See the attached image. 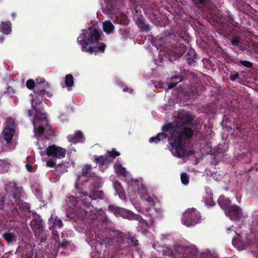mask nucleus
<instances>
[{"instance_id": "nucleus-5", "label": "nucleus", "mask_w": 258, "mask_h": 258, "mask_svg": "<svg viewBox=\"0 0 258 258\" xmlns=\"http://www.w3.org/2000/svg\"><path fill=\"white\" fill-rule=\"evenodd\" d=\"M200 219L199 212L195 208H189L184 212L182 222L184 225L189 227L198 224Z\"/></svg>"}, {"instance_id": "nucleus-12", "label": "nucleus", "mask_w": 258, "mask_h": 258, "mask_svg": "<svg viewBox=\"0 0 258 258\" xmlns=\"http://www.w3.org/2000/svg\"><path fill=\"white\" fill-rule=\"evenodd\" d=\"M227 234H231V235L233 236L232 237V242L233 244H235L237 242V241L238 240L240 242H241L243 244H246L247 242L246 241L244 240V239L241 237V236L235 233V231L231 229V228H229L226 230Z\"/></svg>"}, {"instance_id": "nucleus-45", "label": "nucleus", "mask_w": 258, "mask_h": 258, "mask_svg": "<svg viewBox=\"0 0 258 258\" xmlns=\"http://www.w3.org/2000/svg\"><path fill=\"white\" fill-rule=\"evenodd\" d=\"M123 91H124V92H126V91H127V88H124V89H123Z\"/></svg>"}, {"instance_id": "nucleus-1", "label": "nucleus", "mask_w": 258, "mask_h": 258, "mask_svg": "<svg viewBox=\"0 0 258 258\" xmlns=\"http://www.w3.org/2000/svg\"><path fill=\"white\" fill-rule=\"evenodd\" d=\"M194 119V116L185 113L183 114L177 121L169 124L167 129H163L164 131H168L171 134L169 140L171 146L170 150L174 155L182 157L185 154L182 146V141L193 136L192 130L187 126L192 125Z\"/></svg>"}, {"instance_id": "nucleus-18", "label": "nucleus", "mask_w": 258, "mask_h": 258, "mask_svg": "<svg viewBox=\"0 0 258 258\" xmlns=\"http://www.w3.org/2000/svg\"><path fill=\"white\" fill-rule=\"evenodd\" d=\"M11 23H2L0 25V31L4 34H9L11 31Z\"/></svg>"}, {"instance_id": "nucleus-35", "label": "nucleus", "mask_w": 258, "mask_h": 258, "mask_svg": "<svg viewBox=\"0 0 258 258\" xmlns=\"http://www.w3.org/2000/svg\"><path fill=\"white\" fill-rule=\"evenodd\" d=\"M182 146L183 147V148L184 149V150L185 151V154L184 155V156H182V157H179L178 156L176 155H174L172 152L171 153H172V154L175 156H176L178 158H183L184 157H185L186 155H190V154H192L194 153V151H189V152H187L185 150V148H184V146L183 145V144H182Z\"/></svg>"}, {"instance_id": "nucleus-44", "label": "nucleus", "mask_w": 258, "mask_h": 258, "mask_svg": "<svg viewBox=\"0 0 258 258\" xmlns=\"http://www.w3.org/2000/svg\"><path fill=\"white\" fill-rule=\"evenodd\" d=\"M195 251H193L192 253L191 254V255H194L195 254Z\"/></svg>"}, {"instance_id": "nucleus-34", "label": "nucleus", "mask_w": 258, "mask_h": 258, "mask_svg": "<svg viewBox=\"0 0 258 258\" xmlns=\"http://www.w3.org/2000/svg\"><path fill=\"white\" fill-rule=\"evenodd\" d=\"M240 63L241 65L247 68H251L252 66L251 62L246 60H240Z\"/></svg>"}, {"instance_id": "nucleus-6", "label": "nucleus", "mask_w": 258, "mask_h": 258, "mask_svg": "<svg viewBox=\"0 0 258 258\" xmlns=\"http://www.w3.org/2000/svg\"><path fill=\"white\" fill-rule=\"evenodd\" d=\"M33 109L36 112V114L35 115V120L33 121V124L34 125L35 132V136L39 137L42 135L43 133L44 132L45 130H50V128L49 126H46V127L44 128L43 126L40 125L37 126V120H42L43 121H44L45 124H46V117L45 114H40L38 112H37L35 108H34L33 110Z\"/></svg>"}, {"instance_id": "nucleus-47", "label": "nucleus", "mask_w": 258, "mask_h": 258, "mask_svg": "<svg viewBox=\"0 0 258 258\" xmlns=\"http://www.w3.org/2000/svg\"><path fill=\"white\" fill-rule=\"evenodd\" d=\"M47 94H48V96H50V95H49V92H47Z\"/></svg>"}, {"instance_id": "nucleus-30", "label": "nucleus", "mask_w": 258, "mask_h": 258, "mask_svg": "<svg viewBox=\"0 0 258 258\" xmlns=\"http://www.w3.org/2000/svg\"><path fill=\"white\" fill-rule=\"evenodd\" d=\"M127 243L133 246H137L138 245V241L134 237H128L126 238Z\"/></svg>"}, {"instance_id": "nucleus-37", "label": "nucleus", "mask_w": 258, "mask_h": 258, "mask_svg": "<svg viewBox=\"0 0 258 258\" xmlns=\"http://www.w3.org/2000/svg\"><path fill=\"white\" fill-rule=\"evenodd\" d=\"M46 166L48 167H53L55 166V163L50 160L47 161Z\"/></svg>"}, {"instance_id": "nucleus-19", "label": "nucleus", "mask_w": 258, "mask_h": 258, "mask_svg": "<svg viewBox=\"0 0 258 258\" xmlns=\"http://www.w3.org/2000/svg\"><path fill=\"white\" fill-rule=\"evenodd\" d=\"M92 166L90 165H86L82 170V174L83 176H92L94 174L92 173Z\"/></svg>"}, {"instance_id": "nucleus-21", "label": "nucleus", "mask_w": 258, "mask_h": 258, "mask_svg": "<svg viewBox=\"0 0 258 258\" xmlns=\"http://www.w3.org/2000/svg\"><path fill=\"white\" fill-rule=\"evenodd\" d=\"M3 236L7 242L10 243L15 240L16 234L14 233L8 232L3 234Z\"/></svg>"}, {"instance_id": "nucleus-16", "label": "nucleus", "mask_w": 258, "mask_h": 258, "mask_svg": "<svg viewBox=\"0 0 258 258\" xmlns=\"http://www.w3.org/2000/svg\"><path fill=\"white\" fill-rule=\"evenodd\" d=\"M125 234L118 230H114V241L121 243L125 238Z\"/></svg>"}, {"instance_id": "nucleus-31", "label": "nucleus", "mask_w": 258, "mask_h": 258, "mask_svg": "<svg viewBox=\"0 0 258 258\" xmlns=\"http://www.w3.org/2000/svg\"><path fill=\"white\" fill-rule=\"evenodd\" d=\"M231 43L234 46H236L240 48H242L241 43L238 38H232L231 40Z\"/></svg>"}, {"instance_id": "nucleus-46", "label": "nucleus", "mask_w": 258, "mask_h": 258, "mask_svg": "<svg viewBox=\"0 0 258 258\" xmlns=\"http://www.w3.org/2000/svg\"><path fill=\"white\" fill-rule=\"evenodd\" d=\"M148 201H152V200L151 198H149V200Z\"/></svg>"}, {"instance_id": "nucleus-43", "label": "nucleus", "mask_w": 258, "mask_h": 258, "mask_svg": "<svg viewBox=\"0 0 258 258\" xmlns=\"http://www.w3.org/2000/svg\"><path fill=\"white\" fill-rule=\"evenodd\" d=\"M52 234L54 236H55V235H57V232L54 230L52 231Z\"/></svg>"}, {"instance_id": "nucleus-13", "label": "nucleus", "mask_w": 258, "mask_h": 258, "mask_svg": "<svg viewBox=\"0 0 258 258\" xmlns=\"http://www.w3.org/2000/svg\"><path fill=\"white\" fill-rule=\"evenodd\" d=\"M218 203L220 207L225 212L230 207L231 203L229 200L224 197L221 196L218 200Z\"/></svg>"}, {"instance_id": "nucleus-48", "label": "nucleus", "mask_w": 258, "mask_h": 258, "mask_svg": "<svg viewBox=\"0 0 258 258\" xmlns=\"http://www.w3.org/2000/svg\"><path fill=\"white\" fill-rule=\"evenodd\" d=\"M200 3H202V0L199 1Z\"/></svg>"}, {"instance_id": "nucleus-32", "label": "nucleus", "mask_w": 258, "mask_h": 258, "mask_svg": "<svg viewBox=\"0 0 258 258\" xmlns=\"http://www.w3.org/2000/svg\"><path fill=\"white\" fill-rule=\"evenodd\" d=\"M8 164L4 160H0V171L8 170Z\"/></svg>"}, {"instance_id": "nucleus-2", "label": "nucleus", "mask_w": 258, "mask_h": 258, "mask_svg": "<svg viewBox=\"0 0 258 258\" xmlns=\"http://www.w3.org/2000/svg\"><path fill=\"white\" fill-rule=\"evenodd\" d=\"M102 32L99 30L91 28L88 30H83L78 38L77 42L82 47V50L88 52L90 53L98 52H104L106 45L101 43L98 47H90L86 49L87 45L94 43L100 39Z\"/></svg>"}, {"instance_id": "nucleus-33", "label": "nucleus", "mask_w": 258, "mask_h": 258, "mask_svg": "<svg viewBox=\"0 0 258 258\" xmlns=\"http://www.w3.org/2000/svg\"><path fill=\"white\" fill-rule=\"evenodd\" d=\"M26 86L29 89H32L35 87H36L34 81L32 79L28 80L26 82Z\"/></svg>"}, {"instance_id": "nucleus-38", "label": "nucleus", "mask_w": 258, "mask_h": 258, "mask_svg": "<svg viewBox=\"0 0 258 258\" xmlns=\"http://www.w3.org/2000/svg\"><path fill=\"white\" fill-rule=\"evenodd\" d=\"M163 83L162 82H158L157 84L155 85V87L157 88H163Z\"/></svg>"}, {"instance_id": "nucleus-3", "label": "nucleus", "mask_w": 258, "mask_h": 258, "mask_svg": "<svg viewBox=\"0 0 258 258\" xmlns=\"http://www.w3.org/2000/svg\"><path fill=\"white\" fill-rule=\"evenodd\" d=\"M7 193L4 195L3 202L9 207H12L15 204H20V197L22 192L21 188L17 187L15 182H11L6 186Z\"/></svg>"}, {"instance_id": "nucleus-9", "label": "nucleus", "mask_w": 258, "mask_h": 258, "mask_svg": "<svg viewBox=\"0 0 258 258\" xmlns=\"http://www.w3.org/2000/svg\"><path fill=\"white\" fill-rule=\"evenodd\" d=\"M36 88L37 91L40 94H44L46 90L49 88V85L45 82L44 79L38 78L36 80Z\"/></svg>"}, {"instance_id": "nucleus-14", "label": "nucleus", "mask_w": 258, "mask_h": 258, "mask_svg": "<svg viewBox=\"0 0 258 258\" xmlns=\"http://www.w3.org/2000/svg\"><path fill=\"white\" fill-rule=\"evenodd\" d=\"M82 133L80 131L77 132L74 136L69 135L68 136L69 141L71 143H74L82 141Z\"/></svg>"}, {"instance_id": "nucleus-27", "label": "nucleus", "mask_w": 258, "mask_h": 258, "mask_svg": "<svg viewBox=\"0 0 258 258\" xmlns=\"http://www.w3.org/2000/svg\"><path fill=\"white\" fill-rule=\"evenodd\" d=\"M191 55L192 57H187V61L189 65L192 64L195 61L197 60V56H196V53L194 51L191 50L190 51Z\"/></svg>"}, {"instance_id": "nucleus-40", "label": "nucleus", "mask_w": 258, "mask_h": 258, "mask_svg": "<svg viewBox=\"0 0 258 258\" xmlns=\"http://www.w3.org/2000/svg\"><path fill=\"white\" fill-rule=\"evenodd\" d=\"M191 249L189 248H186L185 249V253L190 254L191 253Z\"/></svg>"}, {"instance_id": "nucleus-41", "label": "nucleus", "mask_w": 258, "mask_h": 258, "mask_svg": "<svg viewBox=\"0 0 258 258\" xmlns=\"http://www.w3.org/2000/svg\"><path fill=\"white\" fill-rule=\"evenodd\" d=\"M33 110H29L28 111V115L29 116H32L33 115Z\"/></svg>"}, {"instance_id": "nucleus-39", "label": "nucleus", "mask_w": 258, "mask_h": 258, "mask_svg": "<svg viewBox=\"0 0 258 258\" xmlns=\"http://www.w3.org/2000/svg\"><path fill=\"white\" fill-rule=\"evenodd\" d=\"M26 168L28 171H31L32 170L33 167L31 165L29 164H26Z\"/></svg>"}, {"instance_id": "nucleus-42", "label": "nucleus", "mask_w": 258, "mask_h": 258, "mask_svg": "<svg viewBox=\"0 0 258 258\" xmlns=\"http://www.w3.org/2000/svg\"><path fill=\"white\" fill-rule=\"evenodd\" d=\"M120 155L119 153L118 152L115 151L114 150V158L115 157L118 156Z\"/></svg>"}, {"instance_id": "nucleus-36", "label": "nucleus", "mask_w": 258, "mask_h": 258, "mask_svg": "<svg viewBox=\"0 0 258 258\" xmlns=\"http://www.w3.org/2000/svg\"><path fill=\"white\" fill-rule=\"evenodd\" d=\"M239 78V74L238 73H235L234 74H231L230 76V80L232 81L236 80Z\"/></svg>"}, {"instance_id": "nucleus-20", "label": "nucleus", "mask_w": 258, "mask_h": 258, "mask_svg": "<svg viewBox=\"0 0 258 258\" xmlns=\"http://www.w3.org/2000/svg\"><path fill=\"white\" fill-rule=\"evenodd\" d=\"M119 214L124 218H130V214L127 211L123 209H116L114 207V214Z\"/></svg>"}, {"instance_id": "nucleus-25", "label": "nucleus", "mask_w": 258, "mask_h": 258, "mask_svg": "<svg viewBox=\"0 0 258 258\" xmlns=\"http://www.w3.org/2000/svg\"><path fill=\"white\" fill-rule=\"evenodd\" d=\"M65 84L69 89L74 85L73 77L72 75L69 74L66 76Z\"/></svg>"}, {"instance_id": "nucleus-28", "label": "nucleus", "mask_w": 258, "mask_h": 258, "mask_svg": "<svg viewBox=\"0 0 258 258\" xmlns=\"http://www.w3.org/2000/svg\"><path fill=\"white\" fill-rule=\"evenodd\" d=\"M138 25L142 31H149L150 30L149 25L148 24L145 23L143 22H141Z\"/></svg>"}, {"instance_id": "nucleus-29", "label": "nucleus", "mask_w": 258, "mask_h": 258, "mask_svg": "<svg viewBox=\"0 0 258 258\" xmlns=\"http://www.w3.org/2000/svg\"><path fill=\"white\" fill-rule=\"evenodd\" d=\"M181 181L184 185H187L189 181V177L186 173H182L180 175Z\"/></svg>"}, {"instance_id": "nucleus-24", "label": "nucleus", "mask_w": 258, "mask_h": 258, "mask_svg": "<svg viewBox=\"0 0 258 258\" xmlns=\"http://www.w3.org/2000/svg\"><path fill=\"white\" fill-rule=\"evenodd\" d=\"M166 137L167 136L166 134L164 133H159L156 137L151 138L149 140V142L150 143L155 142L157 143L161 140L165 139Z\"/></svg>"}, {"instance_id": "nucleus-4", "label": "nucleus", "mask_w": 258, "mask_h": 258, "mask_svg": "<svg viewBox=\"0 0 258 258\" xmlns=\"http://www.w3.org/2000/svg\"><path fill=\"white\" fill-rule=\"evenodd\" d=\"M39 149L40 150V153L41 156L45 154L48 156H51L55 159H60L64 157L66 154V150L64 148L56 146L55 145L50 146L46 149L44 146H41L38 143Z\"/></svg>"}, {"instance_id": "nucleus-11", "label": "nucleus", "mask_w": 258, "mask_h": 258, "mask_svg": "<svg viewBox=\"0 0 258 258\" xmlns=\"http://www.w3.org/2000/svg\"><path fill=\"white\" fill-rule=\"evenodd\" d=\"M182 81V78L180 76H175L167 78L168 87L167 89H171L176 86L178 83Z\"/></svg>"}, {"instance_id": "nucleus-10", "label": "nucleus", "mask_w": 258, "mask_h": 258, "mask_svg": "<svg viewBox=\"0 0 258 258\" xmlns=\"http://www.w3.org/2000/svg\"><path fill=\"white\" fill-rule=\"evenodd\" d=\"M11 124L8 125V126L5 128V129L3 131L4 136L5 140L7 142L9 143L14 134L15 129L13 124V121L11 120Z\"/></svg>"}, {"instance_id": "nucleus-22", "label": "nucleus", "mask_w": 258, "mask_h": 258, "mask_svg": "<svg viewBox=\"0 0 258 258\" xmlns=\"http://www.w3.org/2000/svg\"><path fill=\"white\" fill-rule=\"evenodd\" d=\"M104 31L107 34H110L113 29V26L111 22L106 21L103 23Z\"/></svg>"}, {"instance_id": "nucleus-23", "label": "nucleus", "mask_w": 258, "mask_h": 258, "mask_svg": "<svg viewBox=\"0 0 258 258\" xmlns=\"http://www.w3.org/2000/svg\"><path fill=\"white\" fill-rule=\"evenodd\" d=\"M114 168L118 174H120V175L124 176H126L128 174V172L126 169L124 167H122V166L120 164H116L115 165Z\"/></svg>"}, {"instance_id": "nucleus-17", "label": "nucleus", "mask_w": 258, "mask_h": 258, "mask_svg": "<svg viewBox=\"0 0 258 258\" xmlns=\"http://www.w3.org/2000/svg\"><path fill=\"white\" fill-rule=\"evenodd\" d=\"M114 186L116 190L117 195L120 199L125 198V192L122 187L118 182L114 183Z\"/></svg>"}, {"instance_id": "nucleus-8", "label": "nucleus", "mask_w": 258, "mask_h": 258, "mask_svg": "<svg viewBox=\"0 0 258 258\" xmlns=\"http://www.w3.org/2000/svg\"><path fill=\"white\" fill-rule=\"evenodd\" d=\"M112 158L113 153L107 152V155L95 157V161L100 165H107L111 161Z\"/></svg>"}, {"instance_id": "nucleus-26", "label": "nucleus", "mask_w": 258, "mask_h": 258, "mask_svg": "<svg viewBox=\"0 0 258 258\" xmlns=\"http://www.w3.org/2000/svg\"><path fill=\"white\" fill-rule=\"evenodd\" d=\"M35 224L32 223V228L34 232L37 233H40L43 231V229L42 225L38 222L36 224V222H34Z\"/></svg>"}, {"instance_id": "nucleus-15", "label": "nucleus", "mask_w": 258, "mask_h": 258, "mask_svg": "<svg viewBox=\"0 0 258 258\" xmlns=\"http://www.w3.org/2000/svg\"><path fill=\"white\" fill-rule=\"evenodd\" d=\"M49 222L52 224V227H58L59 228L62 227V222L61 220L59 219L57 216L52 215L49 219Z\"/></svg>"}, {"instance_id": "nucleus-7", "label": "nucleus", "mask_w": 258, "mask_h": 258, "mask_svg": "<svg viewBox=\"0 0 258 258\" xmlns=\"http://www.w3.org/2000/svg\"><path fill=\"white\" fill-rule=\"evenodd\" d=\"M225 214L230 219L233 220H237L242 215L241 209L236 205L230 206L228 211L225 212Z\"/></svg>"}]
</instances>
